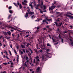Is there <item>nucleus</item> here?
<instances>
[{
  "label": "nucleus",
  "mask_w": 73,
  "mask_h": 73,
  "mask_svg": "<svg viewBox=\"0 0 73 73\" xmlns=\"http://www.w3.org/2000/svg\"><path fill=\"white\" fill-rule=\"evenodd\" d=\"M55 24L56 25V26H57V27H58V26H60V25H58V24H57V23L55 22Z\"/></svg>",
  "instance_id": "aec40b11"
},
{
  "label": "nucleus",
  "mask_w": 73,
  "mask_h": 73,
  "mask_svg": "<svg viewBox=\"0 0 73 73\" xmlns=\"http://www.w3.org/2000/svg\"><path fill=\"white\" fill-rule=\"evenodd\" d=\"M33 70L32 69H29V70L30 71V72H32V71H33Z\"/></svg>",
  "instance_id": "c756f323"
},
{
  "label": "nucleus",
  "mask_w": 73,
  "mask_h": 73,
  "mask_svg": "<svg viewBox=\"0 0 73 73\" xmlns=\"http://www.w3.org/2000/svg\"><path fill=\"white\" fill-rule=\"evenodd\" d=\"M34 13H33V12H30L29 13V15H33Z\"/></svg>",
  "instance_id": "dca6fc26"
},
{
  "label": "nucleus",
  "mask_w": 73,
  "mask_h": 73,
  "mask_svg": "<svg viewBox=\"0 0 73 73\" xmlns=\"http://www.w3.org/2000/svg\"><path fill=\"white\" fill-rule=\"evenodd\" d=\"M65 16H68V17H70V19H73V17L71 15H68L66 14H65Z\"/></svg>",
  "instance_id": "6e6552de"
},
{
  "label": "nucleus",
  "mask_w": 73,
  "mask_h": 73,
  "mask_svg": "<svg viewBox=\"0 0 73 73\" xmlns=\"http://www.w3.org/2000/svg\"><path fill=\"white\" fill-rule=\"evenodd\" d=\"M30 50L31 51V52L32 53H33V51H32V50H31V49H30Z\"/></svg>",
  "instance_id": "4c0bfd02"
},
{
  "label": "nucleus",
  "mask_w": 73,
  "mask_h": 73,
  "mask_svg": "<svg viewBox=\"0 0 73 73\" xmlns=\"http://www.w3.org/2000/svg\"><path fill=\"white\" fill-rule=\"evenodd\" d=\"M11 65H13V62H11Z\"/></svg>",
  "instance_id": "4d7b16f0"
},
{
  "label": "nucleus",
  "mask_w": 73,
  "mask_h": 73,
  "mask_svg": "<svg viewBox=\"0 0 73 73\" xmlns=\"http://www.w3.org/2000/svg\"><path fill=\"white\" fill-rule=\"evenodd\" d=\"M28 55L30 57H31V56H32V55L31 54V53H29V54H28Z\"/></svg>",
  "instance_id": "c85d7f7f"
},
{
  "label": "nucleus",
  "mask_w": 73,
  "mask_h": 73,
  "mask_svg": "<svg viewBox=\"0 0 73 73\" xmlns=\"http://www.w3.org/2000/svg\"><path fill=\"white\" fill-rule=\"evenodd\" d=\"M30 65H31V66H33V64H32V62L31 63H30Z\"/></svg>",
  "instance_id": "f704fd0d"
},
{
  "label": "nucleus",
  "mask_w": 73,
  "mask_h": 73,
  "mask_svg": "<svg viewBox=\"0 0 73 73\" xmlns=\"http://www.w3.org/2000/svg\"><path fill=\"white\" fill-rule=\"evenodd\" d=\"M11 67H14V66H13L12 65H11Z\"/></svg>",
  "instance_id": "338daca9"
},
{
  "label": "nucleus",
  "mask_w": 73,
  "mask_h": 73,
  "mask_svg": "<svg viewBox=\"0 0 73 73\" xmlns=\"http://www.w3.org/2000/svg\"><path fill=\"white\" fill-rule=\"evenodd\" d=\"M67 14H70V15H73V14L72 13H67Z\"/></svg>",
  "instance_id": "a878e982"
},
{
  "label": "nucleus",
  "mask_w": 73,
  "mask_h": 73,
  "mask_svg": "<svg viewBox=\"0 0 73 73\" xmlns=\"http://www.w3.org/2000/svg\"><path fill=\"white\" fill-rule=\"evenodd\" d=\"M7 33H8V35H11V32L9 31V32H7Z\"/></svg>",
  "instance_id": "4be33fe9"
},
{
  "label": "nucleus",
  "mask_w": 73,
  "mask_h": 73,
  "mask_svg": "<svg viewBox=\"0 0 73 73\" xmlns=\"http://www.w3.org/2000/svg\"><path fill=\"white\" fill-rule=\"evenodd\" d=\"M11 32H13V30H12V29L11 30Z\"/></svg>",
  "instance_id": "774afa93"
},
{
  "label": "nucleus",
  "mask_w": 73,
  "mask_h": 73,
  "mask_svg": "<svg viewBox=\"0 0 73 73\" xmlns=\"http://www.w3.org/2000/svg\"><path fill=\"white\" fill-rule=\"evenodd\" d=\"M39 11H40V13H43V12H46V11H42L40 9H39Z\"/></svg>",
  "instance_id": "a211bd4d"
},
{
  "label": "nucleus",
  "mask_w": 73,
  "mask_h": 73,
  "mask_svg": "<svg viewBox=\"0 0 73 73\" xmlns=\"http://www.w3.org/2000/svg\"><path fill=\"white\" fill-rule=\"evenodd\" d=\"M28 33V34H29V32H26V33Z\"/></svg>",
  "instance_id": "680f3d73"
},
{
  "label": "nucleus",
  "mask_w": 73,
  "mask_h": 73,
  "mask_svg": "<svg viewBox=\"0 0 73 73\" xmlns=\"http://www.w3.org/2000/svg\"><path fill=\"white\" fill-rule=\"evenodd\" d=\"M61 40H62L61 42H62V43H63V39H61Z\"/></svg>",
  "instance_id": "3c124183"
},
{
  "label": "nucleus",
  "mask_w": 73,
  "mask_h": 73,
  "mask_svg": "<svg viewBox=\"0 0 73 73\" xmlns=\"http://www.w3.org/2000/svg\"><path fill=\"white\" fill-rule=\"evenodd\" d=\"M57 21H60V19H57Z\"/></svg>",
  "instance_id": "e2e57ef3"
},
{
  "label": "nucleus",
  "mask_w": 73,
  "mask_h": 73,
  "mask_svg": "<svg viewBox=\"0 0 73 73\" xmlns=\"http://www.w3.org/2000/svg\"><path fill=\"white\" fill-rule=\"evenodd\" d=\"M21 57L23 58V59H25V58L26 60V62H29V60H28V56H25L24 57V58H23V56H21Z\"/></svg>",
  "instance_id": "39448f33"
},
{
  "label": "nucleus",
  "mask_w": 73,
  "mask_h": 73,
  "mask_svg": "<svg viewBox=\"0 0 73 73\" xmlns=\"http://www.w3.org/2000/svg\"><path fill=\"white\" fill-rule=\"evenodd\" d=\"M3 64H4V65H7V63L5 62V63H3Z\"/></svg>",
  "instance_id": "72a5a7b5"
},
{
  "label": "nucleus",
  "mask_w": 73,
  "mask_h": 73,
  "mask_svg": "<svg viewBox=\"0 0 73 73\" xmlns=\"http://www.w3.org/2000/svg\"><path fill=\"white\" fill-rule=\"evenodd\" d=\"M20 53H21V54H23V52L21 51H20Z\"/></svg>",
  "instance_id": "2f4dec72"
},
{
  "label": "nucleus",
  "mask_w": 73,
  "mask_h": 73,
  "mask_svg": "<svg viewBox=\"0 0 73 73\" xmlns=\"http://www.w3.org/2000/svg\"><path fill=\"white\" fill-rule=\"evenodd\" d=\"M72 26H70V28H72Z\"/></svg>",
  "instance_id": "0e129e2a"
},
{
  "label": "nucleus",
  "mask_w": 73,
  "mask_h": 73,
  "mask_svg": "<svg viewBox=\"0 0 73 73\" xmlns=\"http://www.w3.org/2000/svg\"><path fill=\"white\" fill-rule=\"evenodd\" d=\"M49 50H50L49 49H48L46 50L47 55L46 56H44V57L42 56V60H44V59H46V58H48V57H49L48 55H53V54L48 53V52H49ZM45 57H46V58Z\"/></svg>",
  "instance_id": "f03ea898"
},
{
  "label": "nucleus",
  "mask_w": 73,
  "mask_h": 73,
  "mask_svg": "<svg viewBox=\"0 0 73 73\" xmlns=\"http://www.w3.org/2000/svg\"><path fill=\"white\" fill-rule=\"evenodd\" d=\"M39 70H40V67H38L37 69L36 70V72H39Z\"/></svg>",
  "instance_id": "ddd939ff"
},
{
  "label": "nucleus",
  "mask_w": 73,
  "mask_h": 73,
  "mask_svg": "<svg viewBox=\"0 0 73 73\" xmlns=\"http://www.w3.org/2000/svg\"><path fill=\"white\" fill-rule=\"evenodd\" d=\"M9 12L10 13H13V11L12 10H9Z\"/></svg>",
  "instance_id": "2eb2a0df"
},
{
  "label": "nucleus",
  "mask_w": 73,
  "mask_h": 73,
  "mask_svg": "<svg viewBox=\"0 0 73 73\" xmlns=\"http://www.w3.org/2000/svg\"><path fill=\"white\" fill-rule=\"evenodd\" d=\"M55 8V6H52L51 7H49V11H52L53 9Z\"/></svg>",
  "instance_id": "423d86ee"
},
{
  "label": "nucleus",
  "mask_w": 73,
  "mask_h": 73,
  "mask_svg": "<svg viewBox=\"0 0 73 73\" xmlns=\"http://www.w3.org/2000/svg\"><path fill=\"white\" fill-rule=\"evenodd\" d=\"M10 28H11V29H13V27H10Z\"/></svg>",
  "instance_id": "8fccbe9b"
},
{
  "label": "nucleus",
  "mask_w": 73,
  "mask_h": 73,
  "mask_svg": "<svg viewBox=\"0 0 73 73\" xmlns=\"http://www.w3.org/2000/svg\"><path fill=\"white\" fill-rule=\"evenodd\" d=\"M26 62H25V64L23 65V68H25L27 67V64H26Z\"/></svg>",
  "instance_id": "4468645a"
},
{
  "label": "nucleus",
  "mask_w": 73,
  "mask_h": 73,
  "mask_svg": "<svg viewBox=\"0 0 73 73\" xmlns=\"http://www.w3.org/2000/svg\"><path fill=\"white\" fill-rule=\"evenodd\" d=\"M25 17H28V13H26V15H25Z\"/></svg>",
  "instance_id": "b1692460"
},
{
  "label": "nucleus",
  "mask_w": 73,
  "mask_h": 73,
  "mask_svg": "<svg viewBox=\"0 0 73 73\" xmlns=\"http://www.w3.org/2000/svg\"><path fill=\"white\" fill-rule=\"evenodd\" d=\"M27 12H29H29H30V9L27 10Z\"/></svg>",
  "instance_id": "c03bdc74"
},
{
  "label": "nucleus",
  "mask_w": 73,
  "mask_h": 73,
  "mask_svg": "<svg viewBox=\"0 0 73 73\" xmlns=\"http://www.w3.org/2000/svg\"><path fill=\"white\" fill-rule=\"evenodd\" d=\"M56 3V1H54V4L53 3L52 4V5H54V4H55Z\"/></svg>",
  "instance_id": "58836bf2"
},
{
  "label": "nucleus",
  "mask_w": 73,
  "mask_h": 73,
  "mask_svg": "<svg viewBox=\"0 0 73 73\" xmlns=\"http://www.w3.org/2000/svg\"><path fill=\"white\" fill-rule=\"evenodd\" d=\"M35 58L36 59V61H40V59H39V57L38 56H36Z\"/></svg>",
  "instance_id": "1a4fd4ad"
},
{
  "label": "nucleus",
  "mask_w": 73,
  "mask_h": 73,
  "mask_svg": "<svg viewBox=\"0 0 73 73\" xmlns=\"http://www.w3.org/2000/svg\"><path fill=\"white\" fill-rule=\"evenodd\" d=\"M38 3L40 5H37L35 7V8L36 9H38V7H40L41 8H42L43 7V9H46V6L45 5H43V1H40V0H38Z\"/></svg>",
  "instance_id": "f257e3e1"
},
{
  "label": "nucleus",
  "mask_w": 73,
  "mask_h": 73,
  "mask_svg": "<svg viewBox=\"0 0 73 73\" xmlns=\"http://www.w3.org/2000/svg\"><path fill=\"white\" fill-rule=\"evenodd\" d=\"M30 45V44L29 43H27V46H29Z\"/></svg>",
  "instance_id": "a19ab883"
},
{
  "label": "nucleus",
  "mask_w": 73,
  "mask_h": 73,
  "mask_svg": "<svg viewBox=\"0 0 73 73\" xmlns=\"http://www.w3.org/2000/svg\"><path fill=\"white\" fill-rule=\"evenodd\" d=\"M36 60H35V59H34V61H33V63H34V64H36V65H37V64H39V63H38V62H36Z\"/></svg>",
  "instance_id": "9d476101"
},
{
  "label": "nucleus",
  "mask_w": 73,
  "mask_h": 73,
  "mask_svg": "<svg viewBox=\"0 0 73 73\" xmlns=\"http://www.w3.org/2000/svg\"><path fill=\"white\" fill-rule=\"evenodd\" d=\"M9 53H10V55H11V51L9 50Z\"/></svg>",
  "instance_id": "c9c22d12"
},
{
  "label": "nucleus",
  "mask_w": 73,
  "mask_h": 73,
  "mask_svg": "<svg viewBox=\"0 0 73 73\" xmlns=\"http://www.w3.org/2000/svg\"><path fill=\"white\" fill-rule=\"evenodd\" d=\"M3 33L5 35H7V33L6 32H3Z\"/></svg>",
  "instance_id": "393cba45"
},
{
  "label": "nucleus",
  "mask_w": 73,
  "mask_h": 73,
  "mask_svg": "<svg viewBox=\"0 0 73 73\" xmlns=\"http://www.w3.org/2000/svg\"><path fill=\"white\" fill-rule=\"evenodd\" d=\"M48 36H49L50 38H51V37H50V35H49Z\"/></svg>",
  "instance_id": "6e6d98bb"
},
{
  "label": "nucleus",
  "mask_w": 73,
  "mask_h": 73,
  "mask_svg": "<svg viewBox=\"0 0 73 73\" xmlns=\"http://www.w3.org/2000/svg\"><path fill=\"white\" fill-rule=\"evenodd\" d=\"M1 73H6V72L4 71V72H1Z\"/></svg>",
  "instance_id": "79ce46f5"
},
{
  "label": "nucleus",
  "mask_w": 73,
  "mask_h": 73,
  "mask_svg": "<svg viewBox=\"0 0 73 73\" xmlns=\"http://www.w3.org/2000/svg\"><path fill=\"white\" fill-rule=\"evenodd\" d=\"M39 52H42V50H39Z\"/></svg>",
  "instance_id": "864d4df0"
},
{
  "label": "nucleus",
  "mask_w": 73,
  "mask_h": 73,
  "mask_svg": "<svg viewBox=\"0 0 73 73\" xmlns=\"http://www.w3.org/2000/svg\"><path fill=\"white\" fill-rule=\"evenodd\" d=\"M26 51L27 53H29V51H28L27 50H26Z\"/></svg>",
  "instance_id": "a18cd8bd"
},
{
  "label": "nucleus",
  "mask_w": 73,
  "mask_h": 73,
  "mask_svg": "<svg viewBox=\"0 0 73 73\" xmlns=\"http://www.w3.org/2000/svg\"><path fill=\"white\" fill-rule=\"evenodd\" d=\"M59 24H60V25H61L62 24V23H59Z\"/></svg>",
  "instance_id": "ea45409f"
},
{
  "label": "nucleus",
  "mask_w": 73,
  "mask_h": 73,
  "mask_svg": "<svg viewBox=\"0 0 73 73\" xmlns=\"http://www.w3.org/2000/svg\"><path fill=\"white\" fill-rule=\"evenodd\" d=\"M57 7L58 8H60V5H58Z\"/></svg>",
  "instance_id": "bf43d9fd"
},
{
  "label": "nucleus",
  "mask_w": 73,
  "mask_h": 73,
  "mask_svg": "<svg viewBox=\"0 0 73 73\" xmlns=\"http://www.w3.org/2000/svg\"><path fill=\"white\" fill-rule=\"evenodd\" d=\"M21 46L22 48H25V46H24L23 45L21 44Z\"/></svg>",
  "instance_id": "5701e85b"
},
{
  "label": "nucleus",
  "mask_w": 73,
  "mask_h": 73,
  "mask_svg": "<svg viewBox=\"0 0 73 73\" xmlns=\"http://www.w3.org/2000/svg\"><path fill=\"white\" fill-rule=\"evenodd\" d=\"M32 3V4H34V7H35V6H36V3L35 2H33Z\"/></svg>",
  "instance_id": "f3484780"
},
{
  "label": "nucleus",
  "mask_w": 73,
  "mask_h": 73,
  "mask_svg": "<svg viewBox=\"0 0 73 73\" xmlns=\"http://www.w3.org/2000/svg\"><path fill=\"white\" fill-rule=\"evenodd\" d=\"M12 15H9V16L8 17V19H9V18H10V17H11Z\"/></svg>",
  "instance_id": "cd10ccee"
},
{
  "label": "nucleus",
  "mask_w": 73,
  "mask_h": 73,
  "mask_svg": "<svg viewBox=\"0 0 73 73\" xmlns=\"http://www.w3.org/2000/svg\"><path fill=\"white\" fill-rule=\"evenodd\" d=\"M42 20V19H38V20H36L35 21H40V20Z\"/></svg>",
  "instance_id": "412c9836"
},
{
  "label": "nucleus",
  "mask_w": 73,
  "mask_h": 73,
  "mask_svg": "<svg viewBox=\"0 0 73 73\" xmlns=\"http://www.w3.org/2000/svg\"><path fill=\"white\" fill-rule=\"evenodd\" d=\"M46 19H44L43 20V23H46V21H52V19H48V17H46L45 18Z\"/></svg>",
  "instance_id": "7ed1b4c3"
},
{
  "label": "nucleus",
  "mask_w": 73,
  "mask_h": 73,
  "mask_svg": "<svg viewBox=\"0 0 73 73\" xmlns=\"http://www.w3.org/2000/svg\"><path fill=\"white\" fill-rule=\"evenodd\" d=\"M27 3V1L26 0H24L23 2H22V4L23 5H24V7H25V5H27V4L25 3Z\"/></svg>",
  "instance_id": "20e7f679"
},
{
  "label": "nucleus",
  "mask_w": 73,
  "mask_h": 73,
  "mask_svg": "<svg viewBox=\"0 0 73 73\" xmlns=\"http://www.w3.org/2000/svg\"><path fill=\"white\" fill-rule=\"evenodd\" d=\"M5 53H6V54H7V52L6 50L5 51Z\"/></svg>",
  "instance_id": "13d9d810"
},
{
  "label": "nucleus",
  "mask_w": 73,
  "mask_h": 73,
  "mask_svg": "<svg viewBox=\"0 0 73 73\" xmlns=\"http://www.w3.org/2000/svg\"><path fill=\"white\" fill-rule=\"evenodd\" d=\"M19 7L20 9H21V8H22V5H21V4H20Z\"/></svg>",
  "instance_id": "6ab92c4d"
},
{
  "label": "nucleus",
  "mask_w": 73,
  "mask_h": 73,
  "mask_svg": "<svg viewBox=\"0 0 73 73\" xmlns=\"http://www.w3.org/2000/svg\"><path fill=\"white\" fill-rule=\"evenodd\" d=\"M47 46H50V44H49V43H48L47 44Z\"/></svg>",
  "instance_id": "7c9ffc66"
},
{
  "label": "nucleus",
  "mask_w": 73,
  "mask_h": 73,
  "mask_svg": "<svg viewBox=\"0 0 73 73\" xmlns=\"http://www.w3.org/2000/svg\"><path fill=\"white\" fill-rule=\"evenodd\" d=\"M52 40L53 42H56L57 41L56 40V39H54V36L53 35H52Z\"/></svg>",
  "instance_id": "0eeeda50"
},
{
  "label": "nucleus",
  "mask_w": 73,
  "mask_h": 73,
  "mask_svg": "<svg viewBox=\"0 0 73 73\" xmlns=\"http://www.w3.org/2000/svg\"><path fill=\"white\" fill-rule=\"evenodd\" d=\"M17 62H19V58H17Z\"/></svg>",
  "instance_id": "5fc2aeb1"
},
{
  "label": "nucleus",
  "mask_w": 73,
  "mask_h": 73,
  "mask_svg": "<svg viewBox=\"0 0 73 73\" xmlns=\"http://www.w3.org/2000/svg\"><path fill=\"white\" fill-rule=\"evenodd\" d=\"M12 8V7L11 6H10L9 7V9H11Z\"/></svg>",
  "instance_id": "473e14b6"
},
{
  "label": "nucleus",
  "mask_w": 73,
  "mask_h": 73,
  "mask_svg": "<svg viewBox=\"0 0 73 73\" xmlns=\"http://www.w3.org/2000/svg\"><path fill=\"white\" fill-rule=\"evenodd\" d=\"M32 73H35V71H33L32 72Z\"/></svg>",
  "instance_id": "69168bd1"
},
{
  "label": "nucleus",
  "mask_w": 73,
  "mask_h": 73,
  "mask_svg": "<svg viewBox=\"0 0 73 73\" xmlns=\"http://www.w3.org/2000/svg\"><path fill=\"white\" fill-rule=\"evenodd\" d=\"M37 30H36V32H40V31L39 30L40 29V27H37Z\"/></svg>",
  "instance_id": "f8f14e48"
},
{
  "label": "nucleus",
  "mask_w": 73,
  "mask_h": 73,
  "mask_svg": "<svg viewBox=\"0 0 73 73\" xmlns=\"http://www.w3.org/2000/svg\"><path fill=\"white\" fill-rule=\"evenodd\" d=\"M12 45H10V47H11V48L12 49Z\"/></svg>",
  "instance_id": "052dcab7"
},
{
  "label": "nucleus",
  "mask_w": 73,
  "mask_h": 73,
  "mask_svg": "<svg viewBox=\"0 0 73 73\" xmlns=\"http://www.w3.org/2000/svg\"><path fill=\"white\" fill-rule=\"evenodd\" d=\"M23 52L24 53H25V49H23Z\"/></svg>",
  "instance_id": "37998d69"
},
{
  "label": "nucleus",
  "mask_w": 73,
  "mask_h": 73,
  "mask_svg": "<svg viewBox=\"0 0 73 73\" xmlns=\"http://www.w3.org/2000/svg\"><path fill=\"white\" fill-rule=\"evenodd\" d=\"M57 14H59V15H60V13L59 12H56Z\"/></svg>",
  "instance_id": "49530a36"
},
{
  "label": "nucleus",
  "mask_w": 73,
  "mask_h": 73,
  "mask_svg": "<svg viewBox=\"0 0 73 73\" xmlns=\"http://www.w3.org/2000/svg\"><path fill=\"white\" fill-rule=\"evenodd\" d=\"M29 36V35H26V37H28V36Z\"/></svg>",
  "instance_id": "de8ad7c7"
},
{
  "label": "nucleus",
  "mask_w": 73,
  "mask_h": 73,
  "mask_svg": "<svg viewBox=\"0 0 73 73\" xmlns=\"http://www.w3.org/2000/svg\"><path fill=\"white\" fill-rule=\"evenodd\" d=\"M14 5L16 6L17 7H18V6H19V2H17V5L16 4V3H14Z\"/></svg>",
  "instance_id": "9b49d317"
},
{
  "label": "nucleus",
  "mask_w": 73,
  "mask_h": 73,
  "mask_svg": "<svg viewBox=\"0 0 73 73\" xmlns=\"http://www.w3.org/2000/svg\"><path fill=\"white\" fill-rule=\"evenodd\" d=\"M0 46H2V44H1V42H0Z\"/></svg>",
  "instance_id": "603ef678"
},
{
  "label": "nucleus",
  "mask_w": 73,
  "mask_h": 73,
  "mask_svg": "<svg viewBox=\"0 0 73 73\" xmlns=\"http://www.w3.org/2000/svg\"><path fill=\"white\" fill-rule=\"evenodd\" d=\"M14 52L15 53V54H17V53H16V50H15V49L14 50Z\"/></svg>",
  "instance_id": "e433bc0d"
},
{
  "label": "nucleus",
  "mask_w": 73,
  "mask_h": 73,
  "mask_svg": "<svg viewBox=\"0 0 73 73\" xmlns=\"http://www.w3.org/2000/svg\"><path fill=\"white\" fill-rule=\"evenodd\" d=\"M29 6H30V7H31V8H32V9L33 8L32 5V4H30L29 5Z\"/></svg>",
  "instance_id": "bb28decb"
},
{
  "label": "nucleus",
  "mask_w": 73,
  "mask_h": 73,
  "mask_svg": "<svg viewBox=\"0 0 73 73\" xmlns=\"http://www.w3.org/2000/svg\"><path fill=\"white\" fill-rule=\"evenodd\" d=\"M17 49H18L19 48V46H17Z\"/></svg>",
  "instance_id": "09e8293b"
}]
</instances>
